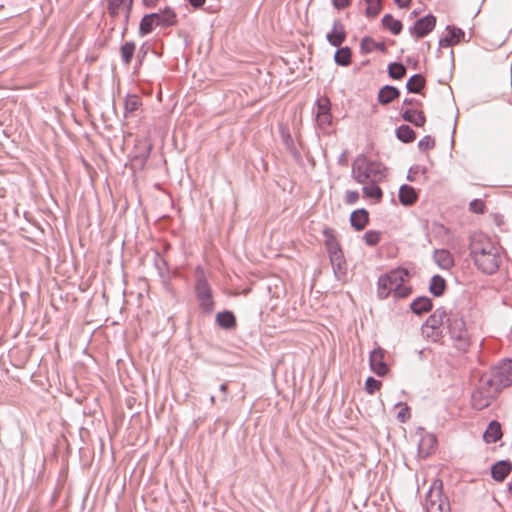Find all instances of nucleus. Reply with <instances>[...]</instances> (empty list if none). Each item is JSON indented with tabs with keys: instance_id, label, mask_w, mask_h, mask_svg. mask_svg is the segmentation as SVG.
<instances>
[{
	"instance_id": "47",
	"label": "nucleus",
	"mask_w": 512,
	"mask_h": 512,
	"mask_svg": "<svg viewBox=\"0 0 512 512\" xmlns=\"http://www.w3.org/2000/svg\"><path fill=\"white\" fill-rule=\"evenodd\" d=\"M384 291V275H380L378 278V295L382 298Z\"/></svg>"
},
{
	"instance_id": "52",
	"label": "nucleus",
	"mask_w": 512,
	"mask_h": 512,
	"mask_svg": "<svg viewBox=\"0 0 512 512\" xmlns=\"http://www.w3.org/2000/svg\"><path fill=\"white\" fill-rule=\"evenodd\" d=\"M220 391L223 393V401L227 400V394H228V383H223L220 385Z\"/></svg>"
},
{
	"instance_id": "42",
	"label": "nucleus",
	"mask_w": 512,
	"mask_h": 512,
	"mask_svg": "<svg viewBox=\"0 0 512 512\" xmlns=\"http://www.w3.org/2000/svg\"><path fill=\"white\" fill-rule=\"evenodd\" d=\"M423 334L433 342H437L442 337L441 329H427V327H422Z\"/></svg>"
},
{
	"instance_id": "21",
	"label": "nucleus",
	"mask_w": 512,
	"mask_h": 512,
	"mask_svg": "<svg viewBox=\"0 0 512 512\" xmlns=\"http://www.w3.org/2000/svg\"><path fill=\"white\" fill-rule=\"evenodd\" d=\"M216 323L223 329L230 330L236 327V317L231 311L219 312L216 315Z\"/></svg>"
},
{
	"instance_id": "41",
	"label": "nucleus",
	"mask_w": 512,
	"mask_h": 512,
	"mask_svg": "<svg viewBox=\"0 0 512 512\" xmlns=\"http://www.w3.org/2000/svg\"><path fill=\"white\" fill-rule=\"evenodd\" d=\"M395 411H396L397 419L400 422H405L407 419L410 418V409L406 405H402V404L396 405Z\"/></svg>"
},
{
	"instance_id": "23",
	"label": "nucleus",
	"mask_w": 512,
	"mask_h": 512,
	"mask_svg": "<svg viewBox=\"0 0 512 512\" xmlns=\"http://www.w3.org/2000/svg\"><path fill=\"white\" fill-rule=\"evenodd\" d=\"M411 310L417 315H422L432 309V301L428 297H418L410 304Z\"/></svg>"
},
{
	"instance_id": "22",
	"label": "nucleus",
	"mask_w": 512,
	"mask_h": 512,
	"mask_svg": "<svg viewBox=\"0 0 512 512\" xmlns=\"http://www.w3.org/2000/svg\"><path fill=\"white\" fill-rule=\"evenodd\" d=\"M464 37V32L456 27H447V34L444 39L441 40L442 46H453L458 44Z\"/></svg>"
},
{
	"instance_id": "28",
	"label": "nucleus",
	"mask_w": 512,
	"mask_h": 512,
	"mask_svg": "<svg viewBox=\"0 0 512 512\" xmlns=\"http://www.w3.org/2000/svg\"><path fill=\"white\" fill-rule=\"evenodd\" d=\"M365 4V15L368 18H375L382 9V0H363Z\"/></svg>"
},
{
	"instance_id": "9",
	"label": "nucleus",
	"mask_w": 512,
	"mask_h": 512,
	"mask_svg": "<svg viewBox=\"0 0 512 512\" xmlns=\"http://www.w3.org/2000/svg\"><path fill=\"white\" fill-rule=\"evenodd\" d=\"M427 512H450V504L440 490L430 489L426 497Z\"/></svg>"
},
{
	"instance_id": "50",
	"label": "nucleus",
	"mask_w": 512,
	"mask_h": 512,
	"mask_svg": "<svg viewBox=\"0 0 512 512\" xmlns=\"http://www.w3.org/2000/svg\"><path fill=\"white\" fill-rule=\"evenodd\" d=\"M119 9L120 7H113V5L108 3V11L112 17H116L119 15Z\"/></svg>"
},
{
	"instance_id": "12",
	"label": "nucleus",
	"mask_w": 512,
	"mask_h": 512,
	"mask_svg": "<svg viewBox=\"0 0 512 512\" xmlns=\"http://www.w3.org/2000/svg\"><path fill=\"white\" fill-rule=\"evenodd\" d=\"M435 25L436 18L433 15H427L417 20L410 32L415 37L422 38L429 34L435 28Z\"/></svg>"
},
{
	"instance_id": "15",
	"label": "nucleus",
	"mask_w": 512,
	"mask_h": 512,
	"mask_svg": "<svg viewBox=\"0 0 512 512\" xmlns=\"http://www.w3.org/2000/svg\"><path fill=\"white\" fill-rule=\"evenodd\" d=\"M368 221L369 214L365 209L355 210L350 215L351 226L357 231L363 230L368 224Z\"/></svg>"
},
{
	"instance_id": "30",
	"label": "nucleus",
	"mask_w": 512,
	"mask_h": 512,
	"mask_svg": "<svg viewBox=\"0 0 512 512\" xmlns=\"http://www.w3.org/2000/svg\"><path fill=\"white\" fill-rule=\"evenodd\" d=\"M153 15L146 14L142 17L140 24H139V35L140 36H146L150 34L155 25L154 19H152Z\"/></svg>"
},
{
	"instance_id": "40",
	"label": "nucleus",
	"mask_w": 512,
	"mask_h": 512,
	"mask_svg": "<svg viewBox=\"0 0 512 512\" xmlns=\"http://www.w3.org/2000/svg\"><path fill=\"white\" fill-rule=\"evenodd\" d=\"M435 145H436L435 139L429 135L424 136L418 142V147L423 152H427V151L433 149L435 147Z\"/></svg>"
},
{
	"instance_id": "18",
	"label": "nucleus",
	"mask_w": 512,
	"mask_h": 512,
	"mask_svg": "<svg viewBox=\"0 0 512 512\" xmlns=\"http://www.w3.org/2000/svg\"><path fill=\"white\" fill-rule=\"evenodd\" d=\"M418 194L410 185H402L399 190V200L405 206H411L416 203Z\"/></svg>"
},
{
	"instance_id": "5",
	"label": "nucleus",
	"mask_w": 512,
	"mask_h": 512,
	"mask_svg": "<svg viewBox=\"0 0 512 512\" xmlns=\"http://www.w3.org/2000/svg\"><path fill=\"white\" fill-rule=\"evenodd\" d=\"M449 334L457 349L466 350L470 345V334L465 321L458 315L447 318Z\"/></svg>"
},
{
	"instance_id": "49",
	"label": "nucleus",
	"mask_w": 512,
	"mask_h": 512,
	"mask_svg": "<svg viewBox=\"0 0 512 512\" xmlns=\"http://www.w3.org/2000/svg\"><path fill=\"white\" fill-rule=\"evenodd\" d=\"M132 4H133V0H127L126 13H125V23L126 24L129 21V16H130V13H131V10H132Z\"/></svg>"
},
{
	"instance_id": "6",
	"label": "nucleus",
	"mask_w": 512,
	"mask_h": 512,
	"mask_svg": "<svg viewBox=\"0 0 512 512\" xmlns=\"http://www.w3.org/2000/svg\"><path fill=\"white\" fill-rule=\"evenodd\" d=\"M195 294L199 302L200 309L204 313L210 314L214 309L212 290L204 275V272L200 269L197 270Z\"/></svg>"
},
{
	"instance_id": "19",
	"label": "nucleus",
	"mask_w": 512,
	"mask_h": 512,
	"mask_svg": "<svg viewBox=\"0 0 512 512\" xmlns=\"http://www.w3.org/2000/svg\"><path fill=\"white\" fill-rule=\"evenodd\" d=\"M484 441L486 443H495L502 438L501 425L497 421H491L484 432Z\"/></svg>"
},
{
	"instance_id": "36",
	"label": "nucleus",
	"mask_w": 512,
	"mask_h": 512,
	"mask_svg": "<svg viewBox=\"0 0 512 512\" xmlns=\"http://www.w3.org/2000/svg\"><path fill=\"white\" fill-rule=\"evenodd\" d=\"M388 72L391 78L401 79L406 73V68L400 63H392L388 67Z\"/></svg>"
},
{
	"instance_id": "44",
	"label": "nucleus",
	"mask_w": 512,
	"mask_h": 512,
	"mask_svg": "<svg viewBox=\"0 0 512 512\" xmlns=\"http://www.w3.org/2000/svg\"><path fill=\"white\" fill-rule=\"evenodd\" d=\"M470 210L482 214L485 211V203L480 199H475L470 203Z\"/></svg>"
},
{
	"instance_id": "29",
	"label": "nucleus",
	"mask_w": 512,
	"mask_h": 512,
	"mask_svg": "<svg viewBox=\"0 0 512 512\" xmlns=\"http://www.w3.org/2000/svg\"><path fill=\"white\" fill-rule=\"evenodd\" d=\"M351 49L349 47L339 48L335 52V62L340 66H348L351 63Z\"/></svg>"
},
{
	"instance_id": "8",
	"label": "nucleus",
	"mask_w": 512,
	"mask_h": 512,
	"mask_svg": "<svg viewBox=\"0 0 512 512\" xmlns=\"http://www.w3.org/2000/svg\"><path fill=\"white\" fill-rule=\"evenodd\" d=\"M316 120L322 130H326L332 123L331 102L328 97L322 96L316 101Z\"/></svg>"
},
{
	"instance_id": "48",
	"label": "nucleus",
	"mask_w": 512,
	"mask_h": 512,
	"mask_svg": "<svg viewBox=\"0 0 512 512\" xmlns=\"http://www.w3.org/2000/svg\"><path fill=\"white\" fill-rule=\"evenodd\" d=\"M161 0H142L143 6L146 8H155Z\"/></svg>"
},
{
	"instance_id": "56",
	"label": "nucleus",
	"mask_w": 512,
	"mask_h": 512,
	"mask_svg": "<svg viewBox=\"0 0 512 512\" xmlns=\"http://www.w3.org/2000/svg\"><path fill=\"white\" fill-rule=\"evenodd\" d=\"M210 402H211V404H212V405H214V404H215L216 400H215V397H214V396H211V397H210Z\"/></svg>"
},
{
	"instance_id": "13",
	"label": "nucleus",
	"mask_w": 512,
	"mask_h": 512,
	"mask_svg": "<svg viewBox=\"0 0 512 512\" xmlns=\"http://www.w3.org/2000/svg\"><path fill=\"white\" fill-rule=\"evenodd\" d=\"M327 41L334 47H340L346 40V31L344 24L339 20H334L333 28L326 36Z\"/></svg>"
},
{
	"instance_id": "38",
	"label": "nucleus",
	"mask_w": 512,
	"mask_h": 512,
	"mask_svg": "<svg viewBox=\"0 0 512 512\" xmlns=\"http://www.w3.org/2000/svg\"><path fill=\"white\" fill-rule=\"evenodd\" d=\"M363 239L367 245L375 246L376 244L379 243V241L381 239V233L377 232V231L370 230V231H367L363 235Z\"/></svg>"
},
{
	"instance_id": "54",
	"label": "nucleus",
	"mask_w": 512,
	"mask_h": 512,
	"mask_svg": "<svg viewBox=\"0 0 512 512\" xmlns=\"http://www.w3.org/2000/svg\"><path fill=\"white\" fill-rule=\"evenodd\" d=\"M127 0H108V3L113 7H121Z\"/></svg>"
},
{
	"instance_id": "53",
	"label": "nucleus",
	"mask_w": 512,
	"mask_h": 512,
	"mask_svg": "<svg viewBox=\"0 0 512 512\" xmlns=\"http://www.w3.org/2000/svg\"><path fill=\"white\" fill-rule=\"evenodd\" d=\"M400 8H407L410 5L411 0H394Z\"/></svg>"
},
{
	"instance_id": "55",
	"label": "nucleus",
	"mask_w": 512,
	"mask_h": 512,
	"mask_svg": "<svg viewBox=\"0 0 512 512\" xmlns=\"http://www.w3.org/2000/svg\"><path fill=\"white\" fill-rule=\"evenodd\" d=\"M384 99H385V96H384V86L381 87L379 89V92H378V101L380 104L384 105Z\"/></svg>"
},
{
	"instance_id": "57",
	"label": "nucleus",
	"mask_w": 512,
	"mask_h": 512,
	"mask_svg": "<svg viewBox=\"0 0 512 512\" xmlns=\"http://www.w3.org/2000/svg\"><path fill=\"white\" fill-rule=\"evenodd\" d=\"M509 491L512 493V479H511V482L509 484Z\"/></svg>"
},
{
	"instance_id": "10",
	"label": "nucleus",
	"mask_w": 512,
	"mask_h": 512,
	"mask_svg": "<svg viewBox=\"0 0 512 512\" xmlns=\"http://www.w3.org/2000/svg\"><path fill=\"white\" fill-rule=\"evenodd\" d=\"M153 15L155 25L163 28L175 26L178 22L177 13L172 7L166 6L160 12L150 13Z\"/></svg>"
},
{
	"instance_id": "31",
	"label": "nucleus",
	"mask_w": 512,
	"mask_h": 512,
	"mask_svg": "<svg viewBox=\"0 0 512 512\" xmlns=\"http://www.w3.org/2000/svg\"><path fill=\"white\" fill-rule=\"evenodd\" d=\"M446 288V281L441 276L435 275L432 277L429 290L435 296H440L443 294Z\"/></svg>"
},
{
	"instance_id": "1",
	"label": "nucleus",
	"mask_w": 512,
	"mask_h": 512,
	"mask_svg": "<svg viewBox=\"0 0 512 512\" xmlns=\"http://www.w3.org/2000/svg\"><path fill=\"white\" fill-rule=\"evenodd\" d=\"M352 175L358 183L365 184V197L381 200L382 190L378 185L384 178V167L381 163L370 162L363 156L357 157L352 165Z\"/></svg>"
},
{
	"instance_id": "34",
	"label": "nucleus",
	"mask_w": 512,
	"mask_h": 512,
	"mask_svg": "<svg viewBox=\"0 0 512 512\" xmlns=\"http://www.w3.org/2000/svg\"><path fill=\"white\" fill-rule=\"evenodd\" d=\"M404 119L418 127L423 126L426 121L424 114L416 110L406 111L404 113Z\"/></svg>"
},
{
	"instance_id": "3",
	"label": "nucleus",
	"mask_w": 512,
	"mask_h": 512,
	"mask_svg": "<svg viewBox=\"0 0 512 512\" xmlns=\"http://www.w3.org/2000/svg\"><path fill=\"white\" fill-rule=\"evenodd\" d=\"M483 383L491 386L499 394L502 389L512 384V361H506L494 367L491 372L483 376Z\"/></svg>"
},
{
	"instance_id": "4",
	"label": "nucleus",
	"mask_w": 512,
	"mask_h": 512,
	"mask_svg": "<svg viewBox=\"0 0 512 512\" xmlns=\"http://www.w3.org/2000/svg\"><path fill=\"white\" fill-rule=\"evenodd\" d=\"M387 294H392L397 298H405L410 295L411 287L409 285L408 271L402 268L395 269L386 276Z\"/></svg>"
},
{
	"instance_id": "7",
	"label": "nucleus",
	"mask_w": 512,
	"mask_h": 512,
	"mask_svg": "<svg viewBox=\"0 0 512 512\" xmlns=\"http://www.w3.org/2000/svg\"><path fill=\"white\" fill-rule=\"evenodd\" d=\"M498 393L488 384L483 383V377L480 385L472 395V406L477 410H483L488 407L497 397Z\"/></svg>"
},
{
	"instance_id": "45",
	"label": "nucleus",
	"mask_w": 512,
	"mask_h": 512,
	"mask_svg": "<svg viewBox=\"0 0 512 512\" xmlns=\"http://www.w3.org/2000/svg\"><path fill=\"white\" fill-rule=\"evenodd\" d=\"M399 96V92L395 87L387 86L385 90L386 103H389Z\"/></svg>"
},
{
	"instance_id": "2",
	"label": "nucleus",
	"mask_w": 512,
	"mask_h": 512,
	"mask_svg": "<svg viewBox=\"0 0 512 512\" xmlns=\"http://www.w3.org/2000/svg\"><path fill=\"white\" fill-rule=\"evenodd\" d=\"M470 253L475 265L484 273L493 274L500 265V247L487 235L476 233L470 242Z\"/></svg>"
},
{
	"instance_id": "27",
	"label": "nucleus",
	"mask_w": 512,
	"mask_h": 512,
	"mask_svg": "<svg viewBox=\"0 0 512 512\" xmlns=\"http://www.w3.org/2000/svg\"><path fill=\"white\" fill-rule=\"evenodd\" d=\"M135 49H136V45L132 41L125 42L120 47L121 59L125 65H129L131 63L134 53H135Z\"/></svg>"
},
{
	"instance_id": "43",
	"label": "nucleus",
	"mask_w": 512,
	"mask_h": 512,
	"mask_svg": "<svg viewBox=\"0 0 512 512\" xmlns=\"http://www.w3.org/2000/svg\"><path fill=\"white\" fill-rule=\"evenodd\" d=\"M359 197H360V195H359L358 191L347 190L345 193L344 201L346 204L352 205V204H355L359 200Z\"/></svg>"
},
{
	"instance_id": "39",
	"label": "nucleus",
	"mask_w": 512,
	"mask_h": 512,
	"mask_svg": "<svg viewBox=\"0 0 512 512\" xmlns=\"http://www.w3.org/2000/svg\"><path fill=\"white\" fill-rule=\"evenodd\" d=\"M382 387V382L374 379L373 377H368L365 382V390L369 394H374L376 391H380Z\"/></svg>"
},
{
	"instance_id": "17",
	"label": "nucleus",
	"mask_w": 512,
	"mask_h": 512,
	"mask_svg": "<svg viewBox=\"0 0 512 512\" xmlns=\"http://www.w3.org/2000/svg\"><path fill=\"white\" fill-rule=\"evenodd\" d=\"M512 465L506 461H499L492 466L491 475L497 482H502L511 472Z\"/></svg>"
},
{
	"instance_id": "32",
	"label": "nucleus",
	"mask_w": 512,
	"mask_h": 512,
	"mask_svg": "<svg viewBox=\"0 0 512 512\" xmlns=\"http://www.w3.org/2000/svg\"><path fill=\"white\" fill-rule=\"evenodd\" d=\"M396 135L397 138L404 143L413 142L416 138V134L413 129L407 125L400 126L396 131Z\"/></svg>"
},
{
	"instance_id": "35",
	"label": "nucleus",
	"mask_w": 512,
	"mask_h": 512,
	"mask_svg": "<svg viewBox=\"0 0 512 512\" xmlns=\"http://www.w3.org/2000/svg\"><path fill=\"white\" fill-rule=\"evenodd\" d=\"M141 106V99L139 96L133 94L128 95L125 99L124 108L125 113H133Z\"/></svg>"
},
{
	"instance_id": "25",
	"label": "nucleus",
	"mask_w": 512,
	"mask_h": 512,
	"mask_svg": "<svg viewBox=\"0 0 512 512\" xmlns=\"http://www.w3.org/2000/svg\"><path fill=\"white\" fill-rule=\"evenodd\" d=\"M361 53H371L373 51L384 52V41L376 42L370 37H364L360 45Z\"/></svg>"
},
{
	"instance_id": "11",
	"label": "nucleus",
	"mask_w": 512,
	"mask_h": 512,
	"mask_svg": "<svg viewBox=\"0 0 512 512\" xmlns=\"http://www.w3.org/2000/svg\"><path fill=\"white\" fill-rule=\"evenodd\" d=\"M329 258L335 277L341 281L345 280L347 275V263L342 250L331 252Z\"/></svg>"
},
{
	"instance_id": "37",
	"label": "nucleus",
	"mask_w": 512,
	"mask_h": 512,
	"mask_svg": "<svg viewBox=\"0 0 512 512\" xmlns=\"http://www.w3.org/2000/svg\"><path fill=\"white\" fill-rule=\"evenodd\" d=\"M402 27V23L399 20L394 19L390 15H386V28L394 35L399 34L402 31Z\"/></svg>"
},
{
	"instance_id": "46",
	"label": "nucleus",
	"mask_w": 512,
	"mask_h": 512,
	"mask_svg": "<svg viewBox=\"0 0 512 512\" xmlns=\"http://www.w3.org/2000/svg\"><path fill=\"white\" fill-rule=\"evenodd\" d=\"M332 4L336 9L342 10L349 6L350 0H332Z\"/></svg>"
},
{
	"instance_id": "51",
	"label": "nucleus",
	"mask_w": 512,
	"mask_h": 512,
	"mask_svg": "<svg viewBox=\"0 0 512 512\" xmlns=\"http://www.w3.org/2000/svg\"><path fill=\"white\" fill-rule=\"evenodd\" d=\"M206 0H188L189 4L194 8H200L204 5Z\"/></svg>"
},
{
	"instance_id": "14",
	"label": "nucleus",
	"mask_w": 512,
	"mask_h": 512,
	"mask_svg": "<svg viewBox=\"0 0 512 512\" xmlns=\"http://www.w3.org/2000/svg\"><path fill=\"white\" fill-rule=\"evenodd\" d=\"M370 367L378 376H384V350L382 348L379 347L371 352Z\"/></svg>"
},
{
	"instance_id": "33",
	"label": "nucleus",
	"mask_w": 512,
	"mask_h": 512,
	"mask_svg": "<svg viewBox=\"0 0 512 512\" xmlns=\"http://www.w3.org/2000/svg\"><path fill=\"white\" fill-rule=\"evenodd\" d=\"M425 85V79L422 75H413L407 82V89L412 93H419Z\"/></svg>"
},
{
	"instance_id": "24",
	"label": "nucleus",
	"mask_w": 512,
	"mask_h": 512,
	"mask_svg": "<svg viewBox=\"0 0 512 512\" xmlns=\"http://www.w3.org/2000/svg\"><path fill=\"white\" fill-rule=\"evenodd\" d=\"M447 318L448 317L446 312L444 310L438 309L432 315H430L423 326L427 327V329H441L443 321Z\"/></svg>"
},
{
	"instance_id": "26",
	"label": "nucleus",
	"mask_w": 512,
	"mask_h": 512,
	"mask_svg": "<svg viewBox=\"0 0 512 512\" xmlns=\"http://www.w3.org/2000/svg\"><path fill=\"white\" fill-rule=\"evenodd\" d=\"M323 235L325 237V245L328 251V254L334 251L341 250V247L334 235V232L331 228H326L323 231Z\"/></svg>"
},
{
	"instance_id": "20",
	"label": "nucleus",
	"mask_w": 512,
	"mask_h": 512,
	"mask_svg": "<svg viewBox=\"0 0 512 512\" xmlns=\"http://www.w3.org/2000/svg\"><path fill=\"white\" fill-rule=\"evenodd\" d=\"M434 260L437 263V265L442 269H450L454 265V259L452 254L445 250V249H439L436 250L434 253Z\"/></svg>"
},
{
	"instance_id": "16",
	"label": "nucleus",
	"mask_w": 512,
	"mask_h": 512,
	"mask_svg": "<svg viewBox=\"0 0 512 512\" xmlns=\"http://www.w3.org/2000/svg\"><path fill=\"white\" fill-rule=\"evenodd\" d=\"M437 446L436 437L432 434H426L422 436L419 442V453L423 457H428L434 453Z\"/></svg>"
}]
</instances>
